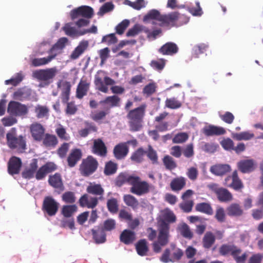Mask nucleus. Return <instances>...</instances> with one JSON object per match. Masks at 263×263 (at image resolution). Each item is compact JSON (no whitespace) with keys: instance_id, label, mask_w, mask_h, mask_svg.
I'll list each match as a JSON object with an SVG mask.
<instances>
[{"instance_id":"25","label":"nucleus","mask_w":263,"mask_h":263,"mask_svg":"<svg viewBox=\"0 0 263 263\" xmlns=\"http://www.w3.org/2000/svg\"><path fill=\"white\" fill-rule=\"evenodd\" d=\"M30 132L34 140L41 141L44 137L45 129L41 124L36 123L31 125Z\"/></svg>"},{"instance_id":"14","label":"nucleus","mask_w":263,"mask_h":263,"mask_svg":"<svg viewBox=\"0 0 263 263\" xmlns=\"http://www.w3.org/2000/svg\"><path fill=\"white\" fill-rule=\"evenodd\" d=\"M256 162L253 159H243L237 163L238 169L242 173H249L256 168Z\"/></svg>"},{"instance_id":"21","label":"nucleus","mask_w":263,"mask_h":263,"mask_svg":"<svg viewBox=\"0 0 263 263\" xmlns=\"http://www.w3.org/2000/svg\"><path fill=\"white\" fill-rule=\"evenodd\" d=\"M99 200V198L96 197H91L88 198V194H85L80 197L79 202L80 205L82 207L93 209L98 205Z\"/></svg>"},{"instance_id":"2","label":"nucleus","mask_w":263,"mask_h":263,"mask_svg":"<svg viewBox=\"0 0 263 263\" xmlns=\"http://www.w3.org/2000/svg\"><path fill=\"white\" fill-rule=\"evenodd\" d=\"M115 83L114 80L107 76L105 77L103 79L97 75L95 77L94 83L96 89L99 91L107 93L108 91V86H112L110 90L112 93L115 94V95L123 93L125 91L124 88L118 85L113 86Z\"/></svg>"},{"instance_id":"34","label":"nucleus","mask_w":263,"mask_h":263,"mask_svg":"<svg viewBox=\"0 0 263 263\" xmlns=\"http://www.w3.org/2000/svg\"><path fill=\"white\" fill-rule=\"evenodd\" d=\"M84 124L85 125V128L79 130L78 132L80 137L85 138L90 133H95L97 132V127L93 123L85 121Z\"/></svg>"},{"instance_id":"23","label":"nucleus","mask_w":263,"mask_h":263,"mask_svg":"<svg viewBox=\"0 0 263 263\" xmlns=\"http://www.w3.org/2000/svg\"><path fill=\"white\" fill-rule=\"evenodd\" d=\"M203 133L208 137L220 136L224 135L226 130L222 127L210 125L203 128Z\"/></svg>"},{"instance_id":"52","label":"nucleus","mask_w":263,"mask_h":263,"mask_svg":"<svg viewBox=\"0 0 263 263\" xmlns=\"http://www.w3.org/2000/svg\"><path fill=\"white\" fill-rule=\"evenodd\" d=\"M49 109L46 106H42L37 105L35 106L34 112L36 114V116L37 118H43L48 115Z\"/></svg>"},{"instance_id":"46","label":"nucleus","mask_w":263,"mask_h":263,"mask_svg":"<svg viewBox=\"0 0 263 263\" xmlns=\"http://www.w3.org/2000/svg\"><path fill=\"white\" fill-rule=\"evenodd\" d=\"M77 206L75 204L63 205L61 213L65 217L69 218L77 211Z\"/></svg>"},{"instance_id":"39","label":"nucleus","mask_w":263,"mask_h":263,"mask_svg":"<svg viewBox=\"0 0 263 263\" xmlns=\"http://www.w3.org/2000/svg\"><path fill=\"white\" fill-rule=\"evenodd\" d=\"M57 54V53H54L46 58H35L32 60V65L35 67L46 65L54 59Z\"/></svg>"},{"instance_id":"31","label":"nucleus","mask_w":263,"mask_h":263,"mask_svg":"<svg viewBox=\"0 0 263 263\" xmlns=\"http://www.w3.org/2000/svg\"><path fill=\"white\" fill-rule=\"evenodd\" d=\"M90 83L86 80H81L78 84L76 90V97L79 99L86 96L89 90Z\"/></svg>"},{"instance_id":"50","label":"nucleus","mask_w":263,"mask_h":263,"mask_svg":"<svg viewBox=\"0 0 263 263\" xmlns=\"http://www.w3.org/2000/svg\"><path fill=\"white\" fill-rule=\"evenodd\" d=\"M176 221V217L172 211H169L164 214L163 219L159 221L158 224H161L163 222L170 227V223H174Z\"/></svg>"},{"instance_id":"5","label":"nucleus","mask_w":263,"mask_h":263,"mask_svg":"<svg viewBox=\"0 0 263 263\" xmlns=\"http://www.w3.org/2000/svg\"><path fill=\"white\" fill-rule=\"evenodd\" d=\"M7 144L12 149H16L18 153H23L26 149L25 138L22 135L16 137V130L12 128L6 134Z\"/></svg>"},{"instance_id":"15","label":"nucleus","mask_w":263,"mask_h":263,"mask_svg":"<svg viewBox=\"0 0 263 263\" xmlns=\"http://www.w3.org/2000/svg\"><path fill=\"white\" fill-rule=\"evenodd\" d=\"M22 165L21 159L17 157H11L8 163V172L11 175L19 174Z\"/></svg>"},{"instance_id":"55","label":"nucleus","mask_w":263,"mask_h":263,"mask_svg":"<svg viewBox=\"0 0 263 263\" xmlns=\"http://www.w3.org/2000/svg\"><path fill=\"white\" fill-rule=\"evenodd\" d=\"M179 231L182 236L187 239H191L193 237V234L191 231L189 226L183 223L179 227Z\"/></svg>"},{"instance_id":"24","label":"nucleus","mask_w":263,"mask_h":263,"mask_svg":"<svg viewBox=\"0 0 263 263\" xmlns=\"http://www.w3.org/2000/svg\"><path fill=\"white\" fill-rule=\"evenodd\" d=\"M136 239V234L129 229L124 230L120 235V240L125 245L132 244Z\"/></svg>"},{"instance_id":"3","label":"nucleus","mask_w":263,"mask_h":263,"mask_svg":"<svg viewBox=\"0 0 263 263\" xmlns=\"http://www.w3.org/2000/svg\"><path fill=\"white\" fill-rule=\"evenodd\" d=\"M189 17L178 12H172L168 14H162L159 22V25L163 27L172 28L178 25L187 23Z\"/></svg>"},{"instance_id":"12","label":"nucleus","mask_w":263,"mask_h":263,"mask_svg":"<svg viewBox=\"0 0 263 263\" xmlns=\"http://www.w3.org/2000/svg\"><path fill=\"white\" fill-rule=\"evenodd\" d=\"M224 184L235 191H238L243 188V184L239 179L236 170L233 172L231 176H229L226 178Z\"/></svg>"},{"instance_id":"8","label":"nucleus","mask_w":263,"mask_h":263,"mask_svg":"<svg viewBox=\"0 0 263 263\" xmlns=\"http://www.w3.org/2000/svg\"><path fill=\"white\" fill-rule=\"evenodd\" d=\"M130 191L131 193L138 196H141L148 193L149 191V185L148 183L145 181H141L139 177L134 176V178H132Z\"/></svg>"},{"instance_id":"60","label":"nucleus","mask_w":263,"mask_h":263,"mask_svg":"<svg viewBox=\"0 0 263 263\" xmlns=\"http://www.w3.org/2000/svg\"><path fill=\"white\" fill-rule=\"evenodd\" d=\"M81 16L85 18H90L93 14V9L87 6H82L79 7Z\"/></svg>"},{"instance_id":"27","label":"nucleus","mask_w":263,"mask_h":263,"mask_svg":"<svg viewBox=\"0 0 263 263\" xmlns=\"http://www.w3.org/2000/svg\"><path fill=\"white\" fill-rule=\"evenodd\" d=\"M86 191L88 194L98 196L99 200H103L104 190L100 184L90 183L86 188Z\"/></svg>"},{"instance_id":"51","label":"nucleus","mask_w":263,"mask_h":263,"mask_svg":"<svg viewBox=\"0 0 263 263\" xmlns=\"http://www.w3.org/2000/svg\"><path fill=\"white\" fill-rule=\"evenodd\" d=\"M165 106L168 108L174 109L180 108L182 106V103L176 98L173 97L166 99Z\"/></svg>"},{"instance_id":"48","label":"nucleus","mask_w":263,"mask_h":263,"mask_svg":"<svg viewBox=\"0 0 263 263\" xmlns=\"http://www.w3.org/2000/svg\"><path fill=\"white\" fill-rule=\"evenodd\" d=\"M68 42V39L66 37H63L60 38L58 42L50 48L49 50L48 53L51 54H54L53 51L54 50H62L66 45V44Z\"/></svg>"},{"instance_id":"13","label":"nucleus","mask_w":263,"mask_h":263,"mask_svg":"<svg viewBox=\"0 0 263 263\" xmlns=\"http://www.w3.org/2000/svg\"><path fill=\"white\" fill-rule=\"evenodd\" d=\"M57 169V165L51 162L46 163L44 165L37 169L35 177L36 180H40L43 179L46 175Z\"/></svg>"},{"instance_id":"42","label":"nucleus","mask_w":263,"mask_h":263,"mask_svg":"<svg viewBox=\"0 0 263 263\" xmlns=\"http://www.w3.org/2000/svg\"><path fill=\"white\" fill-rule=\"evenodd\" d=\"M162 162L165 168L169 171H172L177 166L175 160L169 155L164 156L162 159Z\"/></svg>"},{"instance_id":"56","label":"nucleus","mask_w":263,"mask_h":263,"mask_svg":"<svg viewBox=\"0 0 263 263\" xmlns=\"http://www.w3.org/2000/svg\"><path fill=\"white\" fill-rule=\"evenodd\" d=\"M107 207L110 213L113 214L117 213L119 210V205L117 199L112 198L108 199L107 202Z\"/></svg>"},{"instance_id":"40","label":"nucleus","mask_w":263,"mask_h":263,"mask_svg":"<svg viewBox=\"0 0 263 263\" xmlns=\"http://www.w3.org/2000/svg\"><path fill=\"white\" fill-rule=\"evenodd\" d=\"M185 179L183 177L174 178L171 182L170 186L173 191H178L185 185Z\"/></svg>"},{"instance_id":"38","label":"nucleus","mask_w":263,"mask_h":263,"mask_svg":"<svg viewBox=\"0 0 263 263\" xmlns=\"http://www.w3.org/2000/svg\"><path fill=\"white\" fill-rule=\"evenodd\" d=\"M65 34L69 36H78L85 34L82 31L78 30L74 27L71 26V23H67L63 27Z\"/></svg>"},{"instance_id":"28","label":"nucleus","mask_w":263,"mask_h":263,"mask_svg":"<svg viewBox=\"0 0 263 263\" xmlns=\"http://www.w3.org/2000/svg\"><path fill=\"white\" fill-rule=\"evenodd\" d=\"M82 157V153L79 148L72 149L67 157L68 165L70 167H74Z\"/></svg>"},{"instance_id":"1","label":"nucleus","mask_w":263,"mask_h":263,"mask_svg":"<svg viewBox=\"0 0 263 263\" xmlns=\"http://www.w3.org/2000/svg\"><path fill=\"white\" fill-rule=\"evenodd\" d=\"M146 107V104H142L139 107L129 110L127 118L129 120L128 123L132 131H138L142 127L141 123L145 116Z\"/></svg>"},{"instance_id":"32","label":"nucleus","mask_w":263,"mask_h":263,"mask_svg":"<svg viewBox=\"0 0 263 263\" xmlns=\"http://www.w3.org/2000/svg\"><path fill=\"white\" fill-rule=\"evenodd\" d=\"M56 69L54 68L46 70H41L36 73V77L40 80L47 81L52 79L55 75Z\"/></svg>"},{"instance_id":"19","label":"nucleus","mask_w":263,"mask_h":263,"mask_svg":"<svg viewBox=\"0 0 263 263\" xmlns=\"http://www.w3.org/2000/svg\"><path fill=\"white\" fill-rule=\"evenodd\" d=\"M38 168V159L34 158L32 159L29 166L26 167L22 173V176L24 178L30 179L32 178Z\"/></svg>"},{"instance_id":"35","label":"nucleus","mask_w":263,"mask_h":263,"mask_svg":"<svg viewBox=\"0 0 263 263\" xmlns=\"http://www.w3.org/2000/svg\"><path fill=\"white\" fill-rule=\"evenodd\" d=\"M216 240L215 235L211 231H208L202 238V246L205 249H209L214 244Z\"/></svg>"},{"instance_id":"44","label":"nucleus","mask_w":263,"mask_h":263,"mask_svg":"<svg viewBox=\"0 0 263 263\" xmlns=\"http://www.w3.org/2000/svg\"><path fill=\"white\" fill-rule=\"evenodd\" d=\"M145 154V151L142 147H139L132 155L130 159L136 163H141L143 160V156Z\"/></svg>"},{"instance_id":"36","label":"nucleus","mask_w":263,"mask_h":263,"mask_svg":"<svg viewBox=\"0 0 263 263\" xmlns=\"http://www.w3.org/2000/svg\"><path fill=\"white\" fill-rule=\"evenodd\" d=\"M42 140L43 144L46 147H54L58 143L57 137L50 134H46Z\"/></svg>"},{"instance_id":"11","label":"nucleus","mask_w":263,"mask_h":263,"mask_svg":"<svg viewBox=\"0 0 263 263\" xmlns=\"http://www.w3.org/2000/svg\"><path fill=\"white\" fill-rule=\"evenodd\" d=\"M209 187L216 195L217 199L220 202H228L233 200L232 193L227 189L219 187L216 184H211Z\"/></svg>"},{"instance_id":"7","label":"nucleus","mask_w":263,"mask_h":263,"mask_svg":"<svg viewBox=\"0 0 263 263\" xmlns=\"http://www.w3.org/2000/svg\"><path fill=\"white\" fill-rule=\"evenodd\" d=\"M98 165V162L96 158L92 156H88L82 160L80 165V172L83 176L88 177L96 171Z\"/></svg>"},{"instance_id":"63","label":"nucleus","mask_w":263,"mask_h":263,"mask_svg":"<svg viewBox=\"0 0 263 263\" xmlns=\"http://www.w3.org/2000/svg\"><path fill=\"white\" fill-rule=\"evenodd\" d=\"M116 221L113 219H108L103 222V226H100L105 231H111L116 228Z\"/></svg>"},{"instance_id":"6","label":"nucleus","mask_w":263,"mask_h":263,"mask_svg":"<svg viewBox=\"0 0 263 263\" xmlns=\"http://www.w3.org/2000/svg\"><path fill=\"white\" fill-rule=\"evenodd\" d=\"M170 247V248L165 249L160 258V260L164 263L178 261L183 255L182 250L177 248L175 244L172 243Z\"/></svg>"},{"instance_id":"26","label":"nucleus","mask_w":263,"mask_h":263,"mask_svg":"<svg viewBox=\"0 0 263 263\" xmlns=\"http://www.w3.org/2000/svg\"><path fill=\"white\" fill-rule=\"evenodd\" d=\"M128 151V147L126 143H120L114 147L113 153L115 157L117 159L121 160L126 156Z\"/></svg>"},{"instance_id":"43","label":"nucleus","mask_w":263,"mask_h":263,"mask_svg":"<svg viewBox=\"0 0 263 263\" xmlns=\"http://www.w3.org/2000/svg\"><path fill=\"white\" fill-rule=\"evenodd\" d=\"M235 253L232 254V256L236 261V263H245V261L247 259L248 255L246 252L243 253L241 255H240V253L242 252L241 249L238 247H237L236 249L234 251Z\"/></svg>"},{"instance_id":"29","label":"nucleus","mask_w":263,"mask_h":263,"mask_svg":"<svg viewBox=\"0 0 263 263\" xmlns=\"http://www.w3.org/2000/svg\"><path fill=\"white\" fill-rule=\"evenodd\" d=\"M210 172L216 176H223L231 170V166L227 164H217L210 167Z\"/></svg>"},{"instance_id":"37","label":"nucleus","mask_w":263,"mask_h":263,"mask_svg":"<svg viewBox=\"0 0 263 263\" xmlns=\"http://www.w3.org/2000/svg\"><path fill=\"white\" fill-rule=\"evenodd\" d=\"M136 249L139 255L141 256L146 255L149 249L146 239L139 240L136 244Z\"/></svg>"},{"instance_id":"62","label":"nucleus","mask_w":263,"mask_h":263,"mask_svg":"<svg viewBox=\"0 0 263 263\" xmlns=\"http://www.w3.org/2000/svg\"><path fill=\"white\" fill-rule=\"evenodd\" d=\"M188 139V134L186 133L182 132L175 135L172 141L174 143H183L186 142Z\"/></svg>"},{"instance_id":"61","label":"nucleus","mask_w":263,"mask_h":263,"mask_svg":"<svg viewBox=\"0 0 263 263\" xmlns=\"http://www.w3.org/2000/svg\"><path fill=\"white\" fill-rule=\"evenodd\" d=\"M62 199L65 203L72 204L75 202L76 197L73 192L67 191L62 195Z\"/></svg>"},{"instance_id":"22","label":"nucleus","mask_w":263,"mask_h":263,"mask_svg":"<svg viewBox=\"0 0 263 263\" xmlns=\"http://www.w3.org/2000/svg\"><path fill=\"white\" fill-rule=\"evenodd\" d=\"M48 183L50 186L62 192L64 190L61 175L56 173L54 175H50L48 178Z\"/></svg>"},{"instance_id":"53","label":"nucleus","mask_w":263,"mask_h":263,"mask_svg":"<svg viewBox=\"0 0 263 263\" xmlns=\"http://www.w3.org/2000/svg\"><path fill=\"white\" fill-rule=\"evenodd\" d=\"M145 154L147 158L152 161L153 164L158 163V156L157 152L151 145L148 146V149L147 151H145Z\"/></svg>"},{"instance_id":"30","label":"nucleus","mask_w":263,"mask_h":263,"mask_svg":"<svg viewBox=\"0 0 263 263\" xmlns=\"http://www.w3.org/2000/svg\"><path fill=\"white\" fill-rule=\"evenodd\" d=\"M227 213L230 217H240L243 214L242 206L238 203H233L226 209Z\"/></svg>"},{"instance_id":"18","label":"nucleus","mask_w":263,"mask_h":263,"mask_svg":"<svg viewBox=\"0 0 263 263\" xmlns=\"http://www.w3.org/2000/svg\"><path fill=\"white\" fill-rule=\"evenodd\" d=\"M178 46L173 42H167L159 49L158 52L162 55H173L178 52Z\"/></svg>"},{"instance_id":"59","label":"nucleus","mask_w":263,"mask_h":263,"mask_svg":"<svg viewBox=\"0 0 263 263\" xmlns=\"http://www.w3.org/2000/svg\"><path fill=\"white\" fill-rule=\"evenodd\" d=\"M254 137V134L249 132H243L240 133L235 134L233 138L237 140H249Z\"/></svg>"},{"instance_id":"9","label":"nucleus","mask_w":263,"mask_h":263,"mask_svg":"<svg viewBox=\"0 0 263 263\" xmlns=\"http://www.w3.org/2000/svg\"><path fill=\"white\" fill-rule=\"evenodd\" d=\"M59 203L51 196H46L43 200L42 210L49 216H53L57 213Z\"/></svg>"},{"instance_id":"10","label":"nucleus","mask_w":263,"mask_h":263,"mask_svg":"<svg viewBox=\"0 0 263 263\" xmlns=\"http://www.w3.org/2000/svg\"><path fill=\"white\" fill-rule=\"evenodd\" d=\"M28 111V107L25 104L14 101H11L8 105V113L13 116H23Z\"/></svg>"},{"instance_id":"4","label":"nucleus","mask_w":263,"mask_h":263,"mask_svg":"<svg viewBox=\"0 0 263 263\" xmlns=\"http://www.w3.org/2000/svg\"><path fill=\"white\" fill-rule=\"evenodd\" d=\"M170 227L164 222L161 224H158L157 241H154L153 244V249L154 252L158 253L161 251V247L167 245L169 242Z\"/></svg>"},{"instance_id":"57","label":"nucleus","mask_w":263,"mask_h":263,"mask_svg":"<svg viewBox=\"0 0 263 263\" xmlns=\"http://www.w3.org/2000/svg\"><path fill=\"white\" fill-rule=\"evenodd\" d=\"M161 15L162 14L158 10L156 9H152L149 11L144 16V20L145 21L155 20L159 22Z\"/></svg>"},{"instance_id":"47","label":"nucleus","mask_w":263,"mask_h":263,"mask_svg":"<svg viewBox=\"0 0 263 263\" xmlns=\"http://www.w3.org/2000/svg\"><path fill=\"white\" fill-rule=\"evenodd\" d=\"M237 247L234 245H228L224 244L222 245L219 248V253L223 256H226L228 254H234L235 252H234L235 250L236 249Z\"/></svg>"},{"instance_id":"41","label":"nucleus","mask_w":263,"mask_h":263,"mask_svg":"<svg viewBox=\"0 0 263 263\" xmlns=\"http://www.w3.org/2000/svg\"><path fill=\"white\" fill-rule=\"evenodd\" d=\"M195 210L198 212L209 215H211L213 213V210L211 204L206 202L197 203L195 206Z\"/></svg>"},{"instance_id":"33","label":"nucleus","mask_w":263,"mask_h":263,"mask_svg":"<svg viewBox=\"0 0 263 263\" xmlns=\"http://www.w3.org/2000/svg\"><path fill=\"white\" fill-rule=\"evenodd\" d=\"M88 46V42L87 41L81 42L79 45L71 53L70 58L71 60H76L87 49Z\"/></svg>"},{"instance_id":"58","label":"nucleus","mask_w":263,"mask_h":263,"mask_svg":"<svg viewBox=\"0 0 263 263\" xmlns=\"http://www.w3.org/2000/svg\"><path fill=\"white\" fill-rule=\"evenodd\" d=\"M117 170V164L110 161L106 163L104 173L106 175H110L115 174Z\"/></svg>"},{"instance_id":"45","label":"nucleus","mask_w":263,"mask_h":263,"mask_svg":"<svg viewBox=\"0 0 263 263\" xmlns=\"http://www.w3.org/2000/svg\"><path fill=\"white\" fill-rule=\"evenodd\" d=\"M123 201L126 205L130 206L133 209H137L139 205L138 200L134 196L130 194L124 195Z\"/></svg>"},{"instance_id":"20","label":"nucleus","mask_w":263,"mask_h":263,"mask_svg":"<svg viewBox=\"0 0 263 263\" xmlns=\"http://www.w3.org/2000/svg\"><path fill=\"white\" fill-rule=\"evenodd\" d=\"M93 239L97 244L103 243L106 241L105 231L100 227H96L91 230Z\"/></svg>"},{"instance_id":"49","label":"nucleus","mask_w":263,"mask_h":263,"mask_svg":"<svg viewBox=\"0 0 263 263\" xmlns=\"http://www.w3.org/2000/svg\"><path fill=\"white\" fill-rule=\"evenodd\" d=\"M134 176L128 175L125 174H120L116 179V185L119 187L121 186L125 183H128L131 185L132 178H134Z\"/></svg>"},{"instance_id":"16","label":"nucleus","mask_w":263,"mask_h":263,"mask_svg":"<svg viewBox=\"0 0 263 263\" xmlns=\"http://www.w3.org/2000/svg\"><path fill=\"white\" fill-rule=\"evenodd\" d=\"M121 99L117 95H112L106 97L104 100L100 101L99 104L102 105L104 108L108 111L111 108L120 106Z\"/></svg>"},{"instance_id":"64","label":"nucleus","mask_w":263,"mask_h":263,"mask_svg":"<svg viewBox=\"0 0 263 263\" xmlns=\"http://www.w3.org/2000/svg\"><path fill=\"white\" fill-rule=\"evenodd\" d=\"M23 78L24 77L22 72L17 73L14 77L6 80L5 84L6 85L11 84L14 86H16L23 80Z\"/></svg>"},{"instance_id":"54","label":"nucleus","mask_w":263,"mask_h":263,"mask_svg":"<svg viewBox=\"0 0 263 263\" xmlns=\"http://www.w3.org/2000/svg\"><path fill=\"white\" fill-rule=\"evenodd\" d=\"M110 111L108 109L103 107V110L97 111L91 115V118L95 121L98 122L100 120L104 119L106 115H108Z\"/></svg>"},{"instance_id":"17","label":"nucleus","mask_w":263,"mask_h":263,"mask_svg":"<svg viewBox=\"0 0 263 263\" xmlns=\"http://www.w3.org/2000/svg\"><path fill=\"white\" fill-rule=\"evenodd\" d=\"M92 152L101 157L106 156L107 153V147L101 139L98 138L93 141Z\"/></svg>"}]
</instances>
